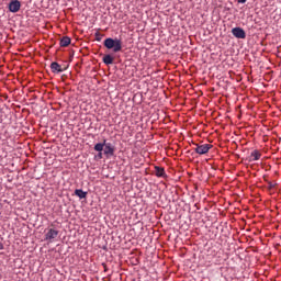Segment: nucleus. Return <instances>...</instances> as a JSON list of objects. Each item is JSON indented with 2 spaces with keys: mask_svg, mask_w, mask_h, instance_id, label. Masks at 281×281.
Returning a JSON list of instances; mask_svg holds the SVG:
<instances>
[{
  "mask_svg": "<svg viewBox=\"0 0 281 281\" xmlns=\"http://www.w3.org/2000/svg\"><path fill=\"white\" fill-rule=\"evenodd\" d=\"M94 150L97 153H102L104 150V155H110L113 157L115 155V147L111 143H106V139L103 143H98L94 145Z\"/></svg>",
  "mask_w": 281,
  "mask_h": 281,
  "instance_id": "f257e3e1",
  "label": "nucleus"
},
{
  "mask_svg": "<svg viewBox=\"0 0 281 281\" xmlns=\"http://www.w3.org/2000/svg\"><path fill=\"white\" fill-rule=\"evenodd\" d=\"M104 47H106V49H113V52L115 54H117V52H122V40H113L111 37L105 38L104 43H103Z\"/></svg>",
  "mask_w": 281,
  "mask_h": 281,
  "instance_id": "f03ea898",
  "label": "nucleus"
},
{
  "mask_svg": "<svg viewBox=\"0 0 281 281\" xmlns=\"http://www.w3.org/2000/svg\"><path fill=\"white\" fill-rule=\"evenodd\" d=\"M194 153H196L198 155H207V153H210L211 148H213L214 146L211 144H194Z\"/></svg>",
  "mask_w": 281,
  "mask_h": 281,
  "instance_id": "7ed1b4c3",
  "label": "nucleus"
},
{
  "mask_svg": "<svg viewBox=\"0 0 281 281\" xmlns=\"http://www.w3.org/2000/svg\"><path fill=\"white\" fill-rule=\"evenodd\" d=\"M45 232V240H48V243H54V240L58 238L59 232L56 231L55 228H48Z\"/></svg>",
  "mask_w": 281,
  "mask_h": 281,
  "instance_id": "20e7f679",
  "label": "nucleus"
},
{
  "mask_svg": "<svg viewBox=\"0 0 281 281\" xmlns=\"http://www.w3.org/2000/svg\"><path fill=\"white\" fill-rule=\"evenodd\" d=\"M232 34L233 36H235V38H247V33H245V30H243V27L232 29Z\"/></svg>",
  "mask_w": 281,
  "mask_h": 281,
  "instance_id": "39448f33",
  "label": "nucleus"
},
{
  "mask_svg": "<svg viewBox=\"0 0 281 281\" xmlns=\"http://www.w3.org/2000/svg\"><path fill=\"white\" fill-rule=\"evenodd\" d=\"M19 10H21V1L19 0H11L9 2V11L16 13L19 12Z\"/></svg>",
  "mask_w": 281,
  "mask_h": 281,
  "instance_id": "423d86ee",
  "label": "nucleus"
},
{
  "mask_svg": "<svg viewBox=\"0 0 281 281\" xmlns=\"http://www.w3.org/2000/svg\"><path fill=\"white\" fill-rule=\"evenodd\" d=\"M50 71L53 74H63V71H65V69L63 68V66H60V64L53 61L50 64Z\"/></svg>",
  "mask_w": 281,
  "mask_h": 281,
  "instance_id": "0eeeda50",
  "label": "nucleus"
},
{
  "mask_svg": "<svg viewBox=\"0 0 281 281\" xmlns=\"http://www.w3.org/2000/svg\"><path fill=\"white\" fill-rule=\"evenodd\" d=\"M262 157V154L260 153V150L258 149H254L251 153H250V156H249V161H258L260 158Z\"/></svg>",
  "mask_w": 281,
  "mask_h": 281,
  "instance_id": "6e6552de",
  "label": "nucleus"
},
{
  "mask_svg": "<svg viewBox=\"0 0 281 281\" xmlns=\"http://www.w3.org/2000/svg\"><path fill=\"white\" fill-rule=\"evenodd\" d=\"M154 168H155L156 177L166 179L167 175H166V169H164V167L155 166Z\"/></svg>",
  "mask_w": 281,
  "mask_h": 281,
  "instance_id": "1a4fd4ad",
  "label": "nucleus"
},
{
  "mask_svg": "<svg viewBox=\"0 0 281 281\" xmlns=\"http://www.w3.org/2000/svg\"><path fill=\"white\" fill-rule=\"evenodd\" d=\"M60 47H69L71 45V38L69 36H64L59 42Z\"/></svg>",
  "mask_w": 281,
  "mask_h": 281,
  "instance_id": "9d476101",
  "label": "nucleus"
},
{
  "mask_svg": "<svg viewBox=\"0 0 281 281\" xmlns=\"http://www.w3.org/2000/svg\"><path fill=\"white\" fill-rule=\"evenodd\" d=\"M75 195L80 199H87V192L82 191V189L75 190Z\"/></svg>",
  "mask_w": 281,
  "mask_h": 281,
  "instance_id": "9b49d317",
  "label": "nucleus"
},
{
  "mask_svg": "<svg viewBox=\"0 0 281 281\" xmlns=\"http://www.w3.org/2000/svg\"><path fill=\"white\" fill-rule=\"evenodd\" d=\"M104 65H113V57L111 55H105L103 57Z\"/></svg>",
  "mask_w": 281,
  "mask_h": 281,
  "instance_id": "f8f14e48",
  "label": "nucleus"
},
{
  "mask_svg": "<svg viewBox=\"0 0 281 281\" xmlns=\"http://www.w3.org/2000/svg\"><path fill=\"white\" fill-rule=\"evenodd\" d=\"M94 36H95V41H98V42L100 43V41H102V37H103L104 35H102L100 32H97V33L94 34Z\"/></svg>",
  "mask_w": 281,
  "mask_h": 281,
  "instance_id": "ddd939ff",
  "label": "nucleus"
},
{
  "mask_svg": "<svg viewBox=\"0 0 281 281\" xmlns=\"http://www.w3.org/2000/svg\"><path fill=\"white\" fill-rule=\"evenodd\" d=\"M238 3H247V0H237Z\"/></svg>",
  "mask_w": 281,
  "mask_h": 281,
  "instance_id": "4468645a",
  "label": "nucleus"
},
{
  "mask_svg": "<svg viewBox=\"0 0 281 281\" xmlns=\"http://www.w3.org/2000/svg\"><path fill=\"white\" fill-rule=\"evenodd\" d=\"M98 157H99V159H102V151H99Z\"/></svg>",
  "mask_w": 281,
  "mask_h": 281,
  "instance_id": "2eb2a0df",
  "label": "nucleus"
},
{
  "mask_svg": "<svg viewBox=\"0 0 281 281\" xmlns=\"http://www.w3.org/2000/svg\"><path fill=\"white\" fill-rule=\"evenodd\" d=\"M3 249V243L0 241V251Z\"/></svg>",
  "mask_w": 281,
  "mask_h": 281,
  "instance_id": "dca6fc26",
  "label": "nucleus"
}]
</instances>
